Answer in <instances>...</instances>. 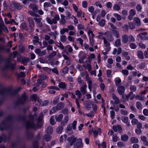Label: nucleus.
<instances>
[{
	"mask_svg": "<svg viewBox=\"0 0 148 148\" xmlns=\"http://www.w3.org/2000/svg\"><path fill=\"white\" fill-rule=\"evenodd\" d=\"M135 40V38L132 35L128 36L126 35H125L122 36V41L123 43H125L128 41L134 42Z\"/></svg>",
	"mask_w": 148,
	"mask_h": 148,
	"instance_id": "1",
	"label": "nucleus"
},
{
	"mask_svg": "<svg viewBox=\"0 0 148 148\" xmlns=\"http://www.w3.org/2000/svg\"><path fill=\"white\" fill-rule=\"evenodd\" d=\"M110 43L107 41L105 38L103 39V48L105 49V51H103L102 53L104 55H106L107 54L108 52L110 49V47L109 46Z\"/></svg>",
	"mask_w": 148,
	"mask_h": 148,
	"instance_id": "2",
	"label": "nucleus"
},
{
	"mask_svg": "<svg viewBox=\"0 0 148 148\" xmlns=\"http://www.w3.org/2000/svg\"><path fill=\"white\" fill-rule=\"evenodd\" d=\"M88 34L89 36V42L91 45L93 46L94 45V38L95 35L93 33L92 31L89 30L88 32Z\"/></svg>",
	"mask_w": 148,
	"mask_h": 148,
	"instance_id": "3",
	"label": "nucleus"
},
{
	"mask_svg": "<svg viewBox=\"0 0 148 148\" xmlns=\"http://www.w3.org/2000/svg\"><path fill=\"white\" fill-rule=\"evenodd\" d=\"M85 76H86V81L88 83V87L90 91H91L92 89V81L91 79H90V78L89 77L88 74V73L86 72H85Z\"/></svg>",
	"mask_w": 148,
	"mask_h": 148,
	"instance_id": "4",
	"label": "nucleus"
},
{
	"mask_svg": "<svg viewBox=\"0 0 148 148\" xmlns=\"http://www.w3.org/2000/svg\"><path fill=\"white\" fill-rule=\"evenodd\" d=\"M76 138L73 135L68 138L67 140L70 145V146H71L73 145L74 143L76 140Z\"/></svg>",
	"mask_w": 148,
	"mask_h": 148,
	"instance_id": "5",
	"label": "nucleus"
},
{
	"mask_svg": "<svg viewBox=\"0 0 148 148\" xmlns=\"http://www.w3.org/2000/svg\"><path fill=\"white\" fill-rule=\"evenodd\" d=\"M93 103L90 100L86 101L84 103L85 108L87 110H89L91 108V106Z\"/></svg>",
	"mask_w": 148,
	"mask_h": 148,
	"instance_id": "6",
	"label": "nucleus"
},
{
	"mask_svg": "<svg viewBox=\"0 0 148 148\" xmlns=\"http://www.w3.org/2000/svg\"><path fill=\"white\" fill-rule=\"evenodd\" d=\"M76 147L77 148H83V144L81 138H79L77 139Z\"/></svg>",
	"mask_w": 148,
	"mask_h": 148,
	"instance_id": "7",
	"label": "nucleus"
},
{
	"mask_svg": "<svg viewBox=\"0 0 148 148\" xmlns=\"http://www.w3.org/2000/svg\"><path fill=\"white\" fill-rule=\"evenodd\" d=\"M95 143L98 146V148H106V144L105 142H103L101 144H100L99 140H97L95 141Z\"/></svg>",
	"mask_w": 148,
	"mask_h": 148,
	"instance_id": "8",
	"label": "nucleus"
},
{
	"mask_svg": "<svg viewBox=\"0 0 148 148\" xmlns=\"http://www.w3.org/2000/svg\"><path fill=\"white\" fill-rule=\"evenodd\" d=\"M121 119L122 121L126 124V125L129 126L130 125V122L128 120V118L127 116H123L121 117Z\"/></svg>",
	"mask_w": 148,
	"mask_h": 148,
	"instance_id": "9",
	"label": "nucleus"
},
{
	"mask_svg": "<svg viewBox=\"0 0 148 148\" xmlns=\"http://www.w3.org/2000/svg\"><path fill=\"white\" fill-rule=\"evenodd\" d=\"M117 90L119 93L120 95H122L124 92L125 88L123 86H120L118 87Z\"/></svg>",
	"mask_w": 148,
	"mask_h": 148,
	"instance_id": "10",
	"label": "nucleus"
},
{
	"mask_svg": "<svg viewBox=\"0 0 148 148\" xmlns=\"http://www.w3.org/2000/svg\"><path fill=\"white\" fill-rule=\"evenodd\" d=\"M35 52L36 53L40 56L44 55L45 53V51L43 50L42 51H41L39 49H36L35 51Z\"/></svg>",
	"mask_w": 148,
	"mask_h": 148,
	"instance_id": "11",
	"label": "nucleus"
},
{
	"mask_svg": "<svg viewBox=\"0 0 148 148\" xmlns=\"http://www.w3.org/2000/svg\"><path fill=\"white\" fill-rule=\"evenodd\" d=\"M56 121L59 122L61 121L63 118V115L62 114H60L58 116H54Z\"/></svg>",
	"mask_w": 148,
	"mask_h": 148,
	"instance_id": "12",
	"label": "nucleus"
},
{
	"mask_svg": "<svg viewBox=\"0 0 148 148\" xmlns=\"http://www.w3.org/2000/svg\"><path fill=\"white\" fill-rule=\"evenodd\" d=\"M129 138L128 136L126 134L122 135L121 136V140L124 141H127Z\"/></svg>",
	"mask_w": 148,
	"mask_h": 148,
	"instance_id": "13",
	"label": "nucleus"
},
{
	"mask_svg": "<svg viewBox=\"0 0 148 148\" xmlns=\"http://www.w3.org/2000/svg\"><path fill=\"white\" fill-rule=\"evenodd\" d=\"M87 87V86L86 84H85L84 85L83 87L81 88L80 89V90L81 92L84 94L86 93V89Z\"/></svg>",
	"mask_w": 148,
	"mask_h": 148,
	"instance_id": "14",
	"label": "nucleus"
},
{
	"mask_svg": "<svg viewBox=\"0 0 148 148\" xmlns=\"http://www.w3.org/2000/svg\"><path fill=\"white\" fill-rule=\"evenodd\" d=\"M46 76L45 75H41L40 77V79L38 80H37V82L38 84H41L42 83V80H44L46 79Z\"/></svg>",
	"mask_w": 148,
	"mask_h": 148,
	"instance_id": "15",
	"label": "nucleus"
},
{
	"mask_svg": "<svg viewBox=\"0 0 148 148\" xmlns=\"http://www.w3.org/2000/svg\"><path fill=\"white\" fill-rule=\"evenodd\" d=\"M51 6V4L48 2H45L44 4V8L45 11H47L48 10L47 8L50 7Z\"/></svg>",
	"mask_w": 148,
	"mask_h": 148,
	"instance_id": "16",
	"label": "nucleus"
},
{
	"mask_svg": "<svg viewBox=\"0 0 148 148\" xmlns=\"http://www.w3.org/2000/svg\"><path fill=\"white\" fill-rule=\"evenodd\" d=\"M54 116H52L50 119V124L52 125H54L56 122V120L55 121Z\"/></svg>",
	"mask_w": 148,
	"mask_h": 148,
	"instance_id": "17",
	"label": "nucleus"
},
{
	"mask_svg": "<svg viewBox=\"0 0 148 148\" xmlns=\"http://www.w3.org/2000/svg\"><path fill=\"white\" fill-rule=\"evenodd\" d=\"M60 19V17L59 15L56 14L55 15L53 20V23L56 24L57 23V21H58Z\"/></svg>",
	"mask_w": 148,
	"mask_h": 148,
	"instance_id": "18",
	"label": "nucleus"
},
{
	"mask_svg": "<svg viewBox=\"0 0 148 148\" xmlns=\"http://www.w3.org/2000/svg\"><path fill=\"white\" fill-rule=\"evenodd\" d=\"M113 15L116 19L118 21H120L121 19V16L118 14L114 13L113 14Z\"/></svg>",
	"mask_w": 148,
	"mask_h": 148,
	"instance_id": "19",
	"label": "nucleus"
},
{
	"mask_svg": "<svg viewBox=\"0 0 148 148\" xmlns=\"http://www.w3.org/2000/svg\"><path fill=\"white\" fill-rule=\"evenodd\" d=\"M76 104L77 108L78 109V112L79 114H81L82 113L81 110L80 108V105L78 101H77V99L76 100Z\"/></svg>",
	"mask_w": 148,
	"mask_h": 148,
	"instance_id": "20",
	"label": "nucleus"
},
{
	"mask_svg": "<svg viewBox=\"0 0 148 148\" xmlns=\"http://www.w3.org/2000/svg\"><path fill=\"white\" fill-rule=\"evenodd\" d=\"M29 58H24L23 59L22 63L25 65L27 64V63L29 61Z\"/></svg>",
	"mask_w": 148,
	"mask_h": 148,
	"instance_id": "21",
	"label": "nucleus"
},
{
	"mask_svg": "<svg viewBox=\"0 0 148 148\" xmlns=\"http://www.w3.org/2000/svg\"><path fill=\"white\" fill-rule=\"evenodd\" d=\"M131 143H137L139 141L138 139L135 137H132L130 139Z\"/></svg>",
	"mask_w": 148,
	"mask_h": 148,
	"instance_id": "22",
	"label": "nucleus"
},
{
	"mask_svg": "<svg viewBox=\"0 0 148 148\" xmlns=\"http://www.w3.org/2000/svg\"><path fill=\"white\" fill-rule=\"evenodd\" d=\"M134 21L136 23V25L138 26H140L141 25V22L139 18L136 17L134 18Z\"/></svg>",
	"mask_w": 148,
	"mask_h": 148,
	"instance_id": "23",
	"label": "nucleus"
},
{
	"mask_svg": "<svg viewBox=\"0 0 148 148\" xmlns=\"http://www.w3.org/2000/svg\"><path fill=\"white\" fill-rule=\"evenodd\" d=\"M61 17V20H60V23H62L63 24H64L66 22V20L65 19V16L62 14H61L60 15Z\"/></svg>",
	"mask_w": 148,
	"mask_h": 148,
	"instance_id": "24",
	"label": "nucleus"
},
{
	"mask_svg": "<svg viewBox=\"0 0 148 148\" xmlns=\"http://www.w3.org/2000/svg\"><path fill=\"white\" fill-rule=\"evenodd\" d=\"M115 84L116 85L119 86L121 82V80L119 77L116 78L114 79Z\"/></svg>",
	"mask_w": 148,
	"mask_h": 148,
	"instance_id": "25",
	"label": "nucleus"
},
{
	"mask_svg": "<svg viewBox=\"0 0 148 148\" xmlns=\"http://www.w3.org/2000/svg\"><path fill=\"white\" fill-rule=\"evenodd\" d=\"M106 34L107 35V39L109 41H112L113 40V38L112 37L111 35L109 32H107Z\"/></svg>",
	"mask_w": 148,
	"mask_h": 148,
	"instance_id": "26",
	"label": "nucleus"
},
{
	"mask_svg": "<svg viewBox=\"0 0 148 148\" xmlns=\"http://www.w3.org/2000/svg\"><path fill=\"white\" fill-rule=\"evenodd\" d=\"M46 131L47 132L48 134H51L53 132V130L52 127L50 126H49L47 128Z\"/></svg>",
	"mask_w": 148,
	"mask_h": 148,
	"instance_id": "27",
	"label": "nucleus"
},
{
	"mask_svg": "<svg viewBox=\"0 0 148 148\" xmlns=\"http://www.w3.org/2000/svg\"><path fill=\"white\" fill-rule=\"evenodd\" d=\"M135 95L133 94L132 92H131L128 95L126 96V98L128 99L132 100L133 99Z\"/></svg>",
	"mask_w": 148,
	"mask_h": 148,
	"instance_id": "28",
	"label": "nucleus"
},
{
	"mask_svg": "<svg viewBox=\"0 0 148 148\" xmlns=\"http://www.w3.org/2000/svg\"><path fill=\"white\" fill-rule=\"evenodd\" d=\"M138 56L140 59H143L144 58V56L142 52L141 51H138Z\"/></svg>",
	"mask_w": 148,
	"mask_h": 148,
	"instance_id": "29",
	"label": "nucleus"
},
{
	"mask_svg": "<svg viewBox=\"0 0 148 148\" xmlns=\"http://www.w3.org/2000/svg\"><path fill=\"white\" fill-rule=\"evenodd\" d=\"M28 21L29 23L30 26L31 27H33L34 26V23L32 19L31 18H28Z\"/></svg>",
	"mask_w": 148,
	"mask_h": 148,
	"instance_id": "30",
	"label": "nucleus"
},
{
	"mask_svg": "<svg viewBox=\"0 0 148 148\" xmlns=\"http://www.w3.org/2000/svg\"><path fill=\"white\" fill-rule=\"evenodd\" d=\"M64 104L62 103H61L58 104L56 107H57V109H58V110H60L64 107Z\"/></svg>",
	"mask_w": 148,
	"mask_h": 148,
	"instance_id": "31",
	"label": "nucleus"
},
{
	"mask_svg": "<svg viewBox=\"0 0 148 148\" xmlns=\"http://www.w3.org/2000/svg\"><path fill=\"white\" fill-rule=\"evenodd\" d=\"M67 136L65 134L62 135L60 138V142H63L66 140Z\"/></svg>",
	"mask_w": 148,
	"mask_h": 148,
	"instance_id": "32",
	"label": "nucleus"
},
{
	"mask_svg": "<svg viewBox=\"0 0 148 148\" xmlns=\"http://www.w3.org/2000/svg\"><path fill=\"white\" fill-rule=\"evenodd\" d=\"M29 7L31 8H32L34 12H36L38 10V8L34 4H31L30 6Z\"/></svg>",
	"mask_w": 148,
	"mask_h": 148,
	"instance_id": "33",
	"label": "nucleus"
},
{
	"mask_svg": "<svg viewBox=\"0 0 148 148\" xmlns=\"http://www.w3.org/2000/svg\"><path fill=\"white\" fill-rule=\"evenodd\" d=\"M147 35L146 33H141L138 35L137 37L138 39H143L144 38L145 36Z\"/></svg>",
	"mask_w": 148,
	"mask_h": 148,
	"instance_id": "34",
	"label": "nucleus"
},
{
	"mask_svg": "<svg viewBox=\"0 0 148 148\" xmlns=\"http://www.w3.org/2000/svg\"><path fill=\"white\" fill-rule=\"evenodd\" d=\"M27 126L29 127H31L33 128H36L38 127H35V125L33 123L29 122L27 123Z\"/></svg>",
	"mask_w": 148,
	"mask_h": 148,
	"instance_id": "35",
	"label": "nucleus"
},
{
	"mask_svg": "<svg viewBox=\"0 0 148 148\" xmlns=\"http://www.w3.org/2000/svg\"><path fill=\"white\" fill-rule=\"evenodd\" d=\"M59 86L61 88L64 89L66 87V85L64 82H61L58 84Z\"/></svg>",
	"mask_w": 148,
	"mask_h": 148,
	"instance_id": "36",
	"label": "nucleus"
},
{
	"mask_svg": "<svg viewBox=\"0 0 148 148\" xmlns=\"http://www.w3.org/2000/svg\"><path fill=\"white\" fill-rule=\"evenodd\" d=\"M65 32H68V29L67 28H63L61 29L60 31V33L62 34H63Z\"/></svg>",
	"mask_w": 148,
	"mask_h": 148,
	"instance_id": "37",
	"label": "nucleus"
},
{
	"mask_svg": "<svg viewBox=\"0 0 148 148\" xmlns=\"http://www.w3.org/2000/svg\"><path fill=\"white\" fill-rule=\"evenodd\" d=\"M145 63L144 62H143L139 64L138 65V67L140 69H142L145 68Z\"/></svg>",
	"mask_w": 148,
	"mask_h": 148,
	"instance_id": "38",
	"label": "nucleus"
},
{
	"mask_svg": "<svg viewBox=\"0 0 148 148\" xmlns=\"http://www.w3.org/2000/svg\"><path fill=\"white\" fill-rule=\"evenodd\" d=\"M75 94L78 97V98L76 99V100L77 99V101L79 100L81 98V94L79 90H77L75 91Z\"/></svg>",
	"mask_w": 148,
	"mask_h": 148,
	"instance_id": "39",
	"label": "nucleus"
},
{
	"mask_svg": "<svg viewBox=\"0 0 148 148\" xmlns=\"http://www.w3.org/2000/svg\"><path fill=\"white\" fill-rule=\"evenodd\" d=\"M77 122L76 121H74L71 124V126L73 129L74 130L76 129V126L77 125Z\"/></svg>",
	"mask_w": 148,
	"mask_h": 148,
	"instance_id": "40",
	"label": "nucleus"
},
{
	"mask_svg": "<svg viewBox=\"0 0 148 148\" xmlns=\"http://www.w3.org/2000/svg\"><path fill=\"white\" fill-rule=\"evenodd\" d=\"M113 8L114 10L116 11H118L120 10V6L117 4H115L113 6Z\"/></svg>",
	"mask_w": 148,
	"mask_h": 148,
	"instance_id": "41",
	"label": "nucleus"
},
{
	"mask_svg": "<svg viewBox=\"0 0 148 148\" xmlns=\"http://www.w3.org/2000/svg\"><path fill=\"white\" fill-rule=\"evenodd\" d=\"M58 110L57 109V107H55L53 108L50 111V114H52L54 113L56 111Z\"/></svg>",
	"mask_w": 148,
	"mask_h": 148,
	"instance_id": "42",
	"label": "nucleus"
},
{
	"mask_svg": "<svg viewBox=\"0 0 148 148\" xmlns=\"http://www.w3.org/2000/svg\"><path fill=\"white\" fill-rule=\"evenodd\" d=\"M95 113H94L92 111L90 112V113L86 114H84V116L86 115L89 117H93Z\"/></svg>",
	"mask_w": 148,
	"mask_h": 148,
	"instance_id": "43",
	"label": "nucleus"
},
{
	"mask_svg": "<svg viewBox=\"0 0 148 148\" xmlns=\"http://www.w3.org/2000/svg\"><path fill=\"white\" fill-rule=\"evenodd\" d=\"M112 97L113 99L115 101V103H117L119 102V101L118 98L114 95H112Z\"/></svg>",
	"mask_w": 148,
	"mask_h": 148,
	"instance_id": "44",
	"label": "nucleus"
},
{
	"mask_svg": "<svg viewBox=\"0 0 148 148\" xmlns=\"http://www.w3.org/2000/svg\"><path fill=\"white\" fill-rule=\"evenodd\" d=\"M138 122V120L136 119H133L131 121L132 124L134 125H137Z\"/></svg>",
	"mask_w": 148,
	"mask_h": 148,
	"instance_id": "45",
	"label": "nucleus"
},
{
	"mask_svg": "<svg viewBox=\"0 0 148 148\" xmlns=\"http://www.w3.org/2000/svg\"><path fill=\"white\" fill-rule=\"evenodd\" d=\"M121 45V40L119 39H117L115 43V46L116 47H119Z\"/></svg>",
	"mask_w": 148,
	"mask_h": 148,
	"instance_id": "46",
	"label": "nucleus"
},
{
	"mask_svg": "<svg viewBox=\"0 0 148 148\" xmlns=\"http://www.w3.org/2000/svg\"><path fill=\"white\" fill-rule=\"evenodd\" d=\"M136 106L138 109H141L142 108V105L141 103L139 102H137L136 103Z\"/></svg>",
	"mask_w": 148,
	"mask_h": 148,
	"instance_id": "47",
	"label": "nucleus"
},
{
	"mask_svg": "<svg viewBox=\"0 0 148 148\" xmlns=\"http://www.w3.org/2000/svg\"><path fill=\"white\" fill-rule=\"evenodd\" d=\"M92 106L93 110L92 112L95 114L96 113L97 110V106L96 105L94 104L93 103V104H92Z\"/></svg>",
	"mask_w": 148,
	"mask_h": 148,
	"instance_id": "48",
	"label": "nucleus"
},
{
	"mask_svg": "<svg viewBox=\"0 0 148 148\" xmlns=\"http://www.w3.org/2000/svg\"><path fill=\"white\" fill-rule=\"evenodd\" d=\"M113 35L116 38H118L119 37V33L116 30H114L113 31Z\"/></svg>",
	"mask_w": 148,
	"mask_h": 148,
	"instance_id": "49",
	"label": "nucleus"
},
{
	"mask_svg": "<svg viewBox=\"0 0 148 148\" xmlns=\"http://www.w3.org/2000/svg\"><path fill=\"white\" fill-rule=\"evenodd\" d=\"M62 129L63 128L62 127H59L57 129V132L59 134H61L62 132Z\"/></svg>",
	"mask_w": 148,
	"mask_h": 148,
	"instance_id": "50",
	"label": "nucleus"
},
{
	"mask_svg": "<svg viewBox=\"0 0 148 148\" xmlns=\"http://www.w3.org/2000/svg\"><path fill=\"white\" fill-rule=\"evenodd\" d=\"M113 129L115 131H117L118 130L121 129V127L120 126H113L112 127Z\"/></svg>",
	"mask_w": 148,
	"mask_h": 148,
	"instance_id": "51",
	"label": "nucleus"
},
{
	"mask_svg": "<svg viewBox=\"0 0 148 148\" xmlns=\"http://www.w3.org/2000/svg\"><path fill=\"white\" fill-rule=\"evenodd\" d=\"M105 21L103 19H102L99 22V25L103 27L105 24Z\"/></svg>",
	"mask_w": 148,
	"mask_h": 148,
	"instance_id": "52",
	"label": "nucleus"
},
{
	"mask_svg": "<svg viewBox=\"0 0 148 148\" xmlns=\"http://www.w3.org/2000/svg\"><path fill=\"white\" fill-rule=\"evenodd\" d=\"M66 39V36L64 35H62L60 37V40L62 42H65Z\"/></svg>",
	"mask_w": 148,
	"mask_h": 148,
	"instance_id": "53",
	"label": "nucleus"
},
{
	"mask_svg": "<svg viewBox=\"0 0 148 148\" xmlns=\"http://www.w3.org/2000/svg\"><path fill=\"white\" fill-rule=\"evenodd\" d=\"M69 120V117L68 115H66L64 117L63 121L64 123H66Z\"/></svg>",
	"mask_w": 148,
	"mask_h": 148,
	"instance_id": "54",
	"label": "nucleus"
},
{
	"mask_svg": "<svg viewBox=\"0 0 148 148\" xmlns=\"http://www.w3.org/2000/svg\"><path fill=\"white\" fill-rule=\"evenodd\" d=\"M130 88L132 92H135L136 89V87L134 85L131 86Z\"/></svg>",
	"mask_w": 148,
	"mask_h": 148,
	"instance_id": "55",
	"label": "nucleus"
},
{
	"mask_svg": "<svg viewBox=\"0 0 148 148\" xmlns=\"http://www.w3.org/2000/svg\"><path fill=\"white\" fill-rule=\"evenodd\" d=\"M51 137L49 135H45V136L44 139L46 141H49L51 139Z\"/></svg>",
	"mask_w": 148,
	"mask_h": 148,
	"instance_id": "56",
	"label": "nucleus"
},
{
	"mask_svg": "<svg viewBox=\"0 0 148 148\" xmlns=\"http://www.w3.org/2000/svg\"><path fill=\"white\" fill-rule=\"evenodd\" d=\"M121 72L124 75L127 76L128 74V71L126 70H123L121 71Z\"/></svg>",
	"mask_w": 148,
	"mask_h": 148,
	"instance_id": "57",
	"label": "nucleus"
},
{
	"mask_svg": "<svg viewBox=\"0 0 148 148\" xmlns=\"http://www.w3.org/2000/svg\"><path fill=\"white\" fill-rule=\"evenodd\" d=\"M121 114L123 115H126L128 114V111L124 110H121Z\"/></svg>",
	"mask_w": 148,
	"mask_h": 148,
	"instance_id": "58",
	"label": "nucleus"
},
{
	"mask_svg": "<svg viewBox=\"0 0 148 148\" xmlns=\"http://www.w3.org/2000/svg\"><path fill=\"white\" fill-rule=\"evenodd\" d=\"M76 40L78 41L79 42V44L82 45H83V40L80 38H79L76 39Z\"/></svg>",
	"mask_w": 148,
	"mask_h": 148,
	"instance_id": "59",
	"label": "nucleus"
},
{
	"mask_svg": "<svg viewBox=\"0 0 148 148\" xmlns=\"http://www.w3.org/2000/svg\"><path fill=\"white\" fill-rule=\"evenodd\" d=\"M82 6L84 8H86L88 5V3L87 1H84L82 2Z\"/></svg>",
	"mask_w": 148,
	"mask_h": 148,
	"instance_id": "60",
	"label": "nucleus"
},
{
	"mask_svg": "<svg viewBox=\"0 0 148 148\" xmlns=\"http://www.w3.org/2000/svg\"><path fill=\"white\" fill-rule=\"evenodd\" d=\"M46 21L47 23L50 24H52L53 23V19L52 20L49 18L47 17L46 18Z\"/></svg>",
	"mask_w": 148,
	"mask_h": 148,
	"instance_id": "61",
	"label": "nucleus"
},
{
	"mask_svg": "<svg viewBox=\"0 0 148 148\" xmlns=\"http://www.w3.org/2000/svg\"><path fill=\"white\" fill-rule=\"evenodd\" d=\"M130 15L132 16H134L136 14L135 11L134 9H131L130 12Z\"/></svg>",
	"mask_w": 148,
	"mask_h": 148,
	"instance_id": "62",
	"label": "nucleus"
},
{
	"mask_svg": "<svg viewBox=\"0 0 148 148\" xmlns=\"http://www.w3.org/2000/svg\"><path fill=\"white\" fill-rule=\"evenodd\" d=\"M31 98L32 100L35 101L37 99L38 97L36 95L34 94L32 95Z\"/></svg>",
	"mask_w": 148,
	"mask_h": 148,
	"instance_id": "63",
	"label": "nucleus"
},
{
	"mask_svg": "<svg viewBox=\"0 0 148 148\" xmlns=\"http://www.w3.org/2000/svg\"><path fill=\"white\" fill-rule=\"evenodd\" d=\"M135 132L138 135H140L142 133L141 129L139 128H138L137 129H136Z\"/></svg>",
	"mask_w": 148,
	"mask_h": 148,
	"instance_id": "64",
	"label": "nucleus"
}]
</instances>
